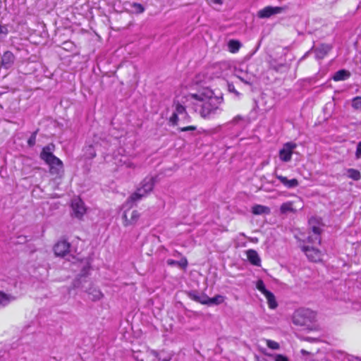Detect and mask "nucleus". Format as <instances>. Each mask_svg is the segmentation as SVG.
<instances>
[{
    "mask_svg": "<svg viewBox=\"0 0 361 361\" xmlns=\"http://www.w3.org/2000/svg\"><path fill=\"white\" fill-rule=\"evenodd\" d=\"M0 107H2L1 104H0Z\"/></svg>",
    "mask_w": 361,
    "mask_h": 361,
    "instance_id": "nucleus-46",
    "label": "nucleus"
},
{
    "mask_svg": "<svg viewBox=\"0 0 361 361\" xmlns=\"http://www.w3.org/2000/svg\"><path fill=\"white\" fill-rule=\"evenodd\" d=\"M330 49L331 47L329 45L322 44L321 47L315 49L317 56L319 58H324Z\"/></svg>",
    "mask_w": 361,
    "mask_h": 361,
    "instance_id": "nucleus-23",
    "label": "nucleus"
},
{
    "mask_svg": "<svg viewBox=\"0 0 361 361\" xmlns=\"http://www.w3.org/2000/svg\"><path fill=\"white\" fill-rule=\"evenodd\" d=\"M50 146H45L40 153V158L49 166V172L56 178H61L63 174V164L51 152Z\"/></svg>",
    "mask_w": 361,
    "mask_h": 361,
    "instance_id": "nucleus-2",
    "label": "nucleus"
},
{
    "mask_svg": "<svg viewBox=\"0 0 361 361\" xmlns=\"http://www.w3.org/2000/svg\"><path fill=\"white\" fill-rule=\"evenodd\" d=\"M275 177L287 188H294L299 185L297 178L288 180L286 176L275 173Z\"/></svg>",
    "mask_w": 361,
    "mask_h": 361,
    "instance_id": "nucleus-8",
    "label": "nucleus"
},
{
    "mask_svg": "<svg viewBox=\"0 0 361 361\" xmlns=\"http://www.w3.org/2000/svg\"><path fill=\"white\" fill-rule=\"evenodd\" d=\"M282 11L281 7L266 6L258 11V17L261 18H269L274 14L279 13Z\"/></svg>",
    "mask_w": 361,
    "mask_h": 361,
    "instance_id": "nucleus-7",
    "label": "nucleus"
},
{
    "mask_svg": "<svg viewBox=\"0 0 361 361\" xmlns=\"http://www.w3.org/2000/svg\"><path fill=\"white\" fill-rule=\"evenodd\" d=\"M351 106L355 110L361 111V96L353 97L352 99Z\"/></svg>",
    "mask_w": 361,
    "mask_h": 361,
    "instance_id": "nucleus-26",
    "label": "nucleus"
},
{
    "mask_svg": "<svg viewBox=\"0 0 361 361\" xmlns=\"http://www.w3.org/2000/svg\"><path fill=\"white\" fill-rule=\"evenodd\" d=\"M14 61V54L10 51H6L1 57V66L5 68H9L13 64Z\"/></svg>",
    "mask_w": 361,
    "mask_h": 361,
    "instance_id": "nucleus-9",
    "label": "nucleus"
},
{
    "mask_svg": "<svg viewBox=\"0 0 361 361\" xmlns=\"http://www.w3.org/2000/svg\"><path fill=\"white\" fill-rule=\"evenodd\" d=\"M266 344L268 348L273 349V350H278L280 348L279 344L277 342L272 341V340H269V339L267 340Z\"/></svg>",
    "mask_w": 361,
    "mask_h": 361,
    "instance_id": "nucleus-30",
    "label": "nucleus"
},
{
    "mask_svg": "<svg viewBox=\"0 0 361 361\" xmlns=\"http://www.w3.org/2000/svg\"><path fill=\"white\" fill-rule=\"evenodd\" d=\"M316 223V219H310L309 224L311 226V231L314 235V241L317 242V244L320 245L322 242V229L318 225H314Z\"/></svg>",
    "mask_w": 361,
    "mask_h": 361,
    "instance_id": "nucleus-11",
    "label": "nucleus"
},
{
    "mask_svg": "<svg viewBox=\"0 0 361 361\" xmlns=\"http://www.w3.org/2000/svg\"><path fill=\"white\" fill-rule=\"evenodd\" d=\"M177 265L179 266L182 269H186L188 265V259L186 257H183L180 261H178Z\"/></svg>",
    "mask_w": 361,
    "mask_h": 361,
    "instance_id": "nucleus-31",
    "label": "nucleus"
},
{
    "mask_svg": "<svg viewBox=\"0 0 361 361\" xmlns=\"http://www.w3.org/2000/svg\"><path fill=\"white\" fill-rule=\"evenodd\" d=\"M274 361H289V360L286 356L283 355L277 354L274 357Z\"/></svg>",
    "mask_w": 361,
    "mask_h": 361,
    "instance_id": "nucleus-36",
    "label": "nucleus"
},
{
    "mask_svg": "<svg viewBox=\"0 0 361 361\" xmlns=\"http://www.w3.org/2000/svg\"><path fill=\"white\" fill-rule=\"evenodd\" d=\"M175 107H176V111L174 113H177L178 115L186 114L185 107L183 105L180 104L178 102L175 103Z\"/></svg>",
    "mask_w": 361,
    "mask_h": 361,
    "instance_id": "nucleus-28",
    "label": "nucleus"
},
{
    "mask_svg": "<svg viewBox=\"0 0 361 361\" xmlns=\"http://www.w3.org/2000/svg\"><path fill=\"white\" fill-rule=\"evenodd\" d=\"M178 261H176L174 259H169L167 260V264L169 266H173L177 265Z\"/></svg>",
    "mask_w": 361,
    "mask_h": 361,
    "instance_id": "nucleus-39",
    "label": "nucleus"
},
{
    "mask_svg": "<svg viewBox=\"0 0 361 361\" xmlns=\"http://www.w3.org/2000/svg\"><path fill=\"white\" fill-rule=\"evenodd\" d=\"M152 355H153L154 356H155L156 357H157L159 360H161V358H160V357H159V353H158L157 351H155V350H152Z\"/></svg>",
    "mask_w": 361,
    "mask_h": 361,
    "instance_id": "nucleus-42",
    "label": "nucleus"
},
{
    "mask_svg": "<svg viewBox=\"0 0 361 361\" xmlns=\"http://www.w3.org/2000/svg\"><path fill=\"white\" fill-rule=\"evenodd\" d=\"M140 214L137 210H133L130 213V218L128 217L127 212L123 214V225L128 226L136 224L139 219Z\"/></svg>",
    "mask_w": 361,
    "mask_h": 361,
    "instance_id": "nucleus-10",
    "label": "nucleus"
},
{
    "mask_svg": "<svg viewBox=\"0 0 361 361\" xmlns=\"http://www.w3.org/2000/svg\"><path fill=\"white\" fill-rule=\"evenodd\" d=\"M293 323L296 325H304L305 324V319L302 317L300 312H295L293 317Z\"/></svg>",
    "mask_w": 361,
    "mask_h": 361,
    "instance_id": "nucleus-25",
    "label": "nucleus"
},
{
    "mask_svg": "<svg viewBox=\"0 0 361 361\" xmlns=\"http://www.w3.org/2000/svg\"><path fill=\"white\" fill-rule=\"evenodd\" d=\"M224 301V297L221 295H216L213 298L208 297L207 305H219Z\"/></svg>",
    "mask_w": 361,
    "mask_h": 361,
    "instance_id": "nucleus-24",
    "label": "nucleus"
},
{
    "mask_svg": "<svg viewBox=\"0 0 361 361\" xmlns=\"http://www.w3.org/2000/svg\"><path fill=\"white\" fill-rule=\"evenodd\" d=\"M171 358L169 357H165L162 360V361H170Z\"/></svg>",
    "mask_w": 361,
    "mask_h": 361,
    "instance_id": "nucleus-43",
    "label": "nucleus"
},
{
    "mask_svg": "<svg viewBox=\"0 0 361 361\" xmlns=\"http://www.w3.org/2000/svg\"><path fill=\"white\" fill-rule=\"evenodd\" d=\"M212 3L218 5H221L223 4L222 0H211Z\"/></svg>",
    "mask_w": 361,
    "mask_h": 361,
    "instance_id": "nucleus-40",
    "label": "nucleus"
},
{
    "mask_svg": "<svg viewBox=\"0 0 361 361\" xmlns=\"http://www.w3.org/2000/svg\"><path fill=\"white\" fill-rule=\"evenodd\" d=\"M197 129L195 126H188L185 127L179 128L178 130L180 132H186V131H193Z\"/></svg>",
    "mask_w": 361,
    "mask_h": 361,
    "instance_id": "nucleus-34",
    "label": "nucleus"
},
{
    "mask_svg": "<svg viewBox=\"0 0 361 361\" xmlns=\"http://www.w3.org/2000/svg\"><path fill=\"white\" fill-rule=\"evenodd\" d=\"M307 242L308 243H310V244H314V243H317L316 241H314V235H310L308 236L307 239Z\"/></svg>",
    "mask_w": 361,
    "mask_h": 361,
    "instance_id": "nucleus-38",
    "label": "nucleus"
},
{
    "mask_svg": "<svg viewBox=\"0 0 361 361\" xmlns=\"http://www.w3.org/2000/svg\"><path fill=\"white\" fill-rule=\"evenodd\" d=\"M10 297L6 293L0 291V304H3L4 302L9 301Z\"/></svg>",
    "mask_w": 361,
    "mask_h": 361,
    "instance_id": "nucleus-35",
    "label": "nucleus"
},
{
    "mask_svg": "<svg viewBox=\"0 0 361 361\" xmlns=\"http://www.w3.org/2000/svg\"><path fill=\"white\" fill-rule=\"evenodd\" d=\"M228 50L231 53H236L240 48V43L235 39H231L228 43Z\"/></svg>",
    "mask_w": 361,
    "mask_h": 361,
    "instance_id": "nucleus-21",
    "label": "nucleus"
},
{
    "mask_svg": "<svg viewBox=\"0 0 361 361\" xmlns=\"http://www.w3.org/2000/svg\"><path fill=\"white\" fill-rule=\"evenodd\" d=\"M132 7L137 14L142 13L145 11V7L140 3H133Z\"/></svg>",
    "mask_w": 361,
    "mask_h": 361,
    "instance_id": "nucleus-29",
    "label": "nucleus"
},
{
    "mask_svg": "<svg viewBox=\"0 0 361 361\" xmlns=\"http://www.w3.org/2000/svg\"><path fill=\"white\" fill-rule=\"evenodd\" d=\"M71 208L73 209V215L79 219H81L86 212L85 204L79 197L72 200Z\"/></svg>",
    "mask_w": 361,
    "mask_h": 361,
    "instance_id": "nucleus-5",
    "label": "nucleus"
},
{
    "mask_svg": "<svg viewBox=\"0 0 361 361\" xmlns=\"http://www.w3.org/2000/svg\"><path fill=\"white\" fill-rule=\"evenodd\" d=\"M246 255L248 261L255 266L261 265L260 257L256 250L250 249L246 251Z\"/></svg>",
    "mask_w": 361,
    "mask_h": 361,
    "instance_id": "nucleus-12",
    "label": "nucleus"
},
{
    "mask_svg": "<svg viewBox=\"0 0 361 361\" xmlns=\"http://www.w3.org/2000/svg\"><path fill=\"white\" fill-rule=\"evenodd\" d=\"M301 250L305 252L308 259L313 262H318L322 260V252L310 245H302Z\"/></svg>",
    "mask_w": 361,
    "mask_h": 361,
    "instance_id": "nucleus-4",
    "label": "nucleus"
},
{
    "mask_svg": "<svg viewBox=\"0 0 361 361\" xmlns=\"http://www.w3.org/2000/svg\"><path fill=\"white\" fill-rule=\"evenodd\" d=\"M296 147L297 145L293 142H288L283 144L279 152L280 160L283 162L290 161L292 159L293 151Z\"/></svg>",
    "mask_w": 361,
    "mask_h": 361,
    "instance_id": "nucleus-3",
    "label": "nucleus"
},
{
    "mask_svg": "<svg viewBox=\"0 0 361 361\" xmlns=\"http://www.w3.org/2000/svg\"><path fill=\"white\" fill-rule=\"evenodd\" d=\"M280 212L281 214H286L288 212H295L296 209L293 208V202L288 201L283 203L280 207Z\"/></svg>",
    "mask_w": 361,
    "mask_h": 361,
    "instance_id": "nucleus-18",
    "label": "nucleus"
},
{
    "mask_svg": "<svg viewBox=\"0 0 361 361\" xmlns=\"http://www.w3.org/2000/svg\"><path fill=\"white\" fill-rule=\"evenodd\" d=\"M235 120H237V119H242L241 116H237L234 118Z\"/></svg>",
    "mask_w": 361,
    "mask_h": 361,
    "instance_id": "nucleus-44",
    "label": "nucleus"
},
{
    "mask_svg": "<svg viewBox=\"0 0 361 361\" xmlns=\"http://www.w3.org/2000/svg\"><path fill=\"white\" fill-rule=\"evenodd\" d=\"M176 253H177L178 255H181L180 252H178L176 251Z\"/></svg>",
    "mask_w": 361,
    "mask_h": 361,
    "instance_id": "nucleus-45",
    "label": "nucleus"
},
{
    "mask_svg": "<svg viewBox=\"0 0 361 361\" xmlns=\"http://www.w3.org/2000/svg\"><path fill=\"white\" fill-rule=\"evenodd\" d=\"M355 157L357 159H360L361 157V142H359L357 145Z\"/></svg>",
    "mask_w": 361,
    "mask_h": 361,
    "instance_id": "nucleus-37",
    "label": "nucleus"
},
{
    "mask_svg": "<svg viewBox=\"0 0 361 361\" xmlns=\"http://www.w3.org/2000/svg\"><path fill=\"white\" fill-rule=\"evenodd\" d=\"M348 177L353 180H359L361 179V173L355 169H348L347 170Z\"/></svg>",
    "mask_w": 361,
    "mask_h": 361,
    "instance_id": "nucleus-22",
    "label": "nucleus"
},
{
    "mask_svg": "<svg viewBox=\"0 0 361 361\" xmlns=\"http://www.w3.org/2000/svg\"><path fill=\"white\" fill-rule=\"evenodd\" d=\"M169 122H170L173 126H177V125H178V115L177 114V113H173V114L171 115V116L169 118Z\"/></svg>",
    "mask_w": 361,
    "mask_h": 361,
    "instance_id": "nucleus-33",
    "label": "nucleus"
},
{
    "mask_svg": "<svg viewBox=\"0 0 361 361\" xmlns=\"http://www.w3.org/2000/svg\"><path fill=\"white\" fill-rule=\"evenodd\" d=\"M37 134V130L35 131L30 135V138L27 140V144L29 146L32 147L35 145Z\"/></svg>",
    "mask_w": 361,
    "mask_h": 361,
    "instance_id": "nucleus-32",
    "label": "nucleus"
},
{
    "mask_svg": "<svg viewBox=\"0 0 361 361\" xmlns=\"http://www.w3.org/2000/svg\"><path fill=\"white\" fill-rule=\"evenodd\" d=\"M154 183L152 179H145L142 183V187L139 188V189H142V192H145L147 195L149 192L153 190Z\"/></svg>",
    "mask_w": 361,
    "mask_h": 361,
    "instance_id": "nucleus-16",
    "label": "nucleus"
},
{
    "mask_svg": "<svg viewBox=\"0 0 361 361\" xmlns=\"http://www.w3.org/2000/svg\"><path fill=\"white\" fill-rule=\"evenodd\" d=\"M88 294L90 296V299L92 301L99 300L103 298V294L100 290L96 288H90L88 290Z\"/></svg>",
    "mask_w": 361,
    "mask_h": 361,
    "instance_id": "nucleus-17",
    "label": "nucleus"
},
{
    "mask_svg": "<svg viewBox=\"0 0 361 361\" xmlns=\"http://www.w3.org/2000/svg\"><path fill=\"white\" fill-rule=\"evenodd\" d=\"M265 298L267 300L268 306L270 309H276L278 306V303L276 300V298L274 295L271 292L267 293L266 295H264Z\"/></svg>",
    "mask_w": 361,
    "mask_h": 361,
    "instance_id": "nucleus-19",
    "label": "nucleus"
},
{
    "mask_svg": "<svg viewBox=\"0 0 361 361\" xmlns=\"http://www.w3.org/2000/svg\"><path fill=\"white\" fill-rule=\"evenodd\" d=\"M147 195L145 192H142V189L137 188V190L133 192L128 198V201L131 202L140 200L142 197Z\"/></svg>",
    "mask_w": 361,
    "mask_h": 361,
    "instance_id": "nucleus-20",
    "label": "nucleus"
},
{
    "mask_svg": "<svg viewBox=\"0 0 361 361\" xmlns=\"http://www.w3.org/2000/svg\"><path fill=\"white\" fill-rule=\"evenodd\" d=\"M257 288L264 295L267 294V293H269V290H268L264 286V283L262 280L259 279L257 281L256 284Z\"/></svg>",
    "mask_w": 361,
    "mask_h": 361,
    "instance_id": "nucleus-27",
    "label": "nucleus"
},
{
    "mask_svg": "<svg viewBox=\"0 0 361 361\" xmlns=\"http://www.w3.org/2000/svg\"><path fill=\"white\" fill-rule=\"evenodd\" d=\"M71 244L65 239L59 240L54 246V252L56 256L63 257L70 251Z\"/></svg>",
    "mask_w": 361,
    "mask_h": 361,
    "instance_id": "nucleus-6",
    "label": "nucleus"
},
{
    "mask_svg": "<svg viewBox=\"0 0 361 361\" xmlns=\"http://www.w3.org/2000/svg\"><path fill=\"white\" fill-rule=\"evenodd\" d=\"M271 212L269 207L262 204H255L252 207V213L254 215L269 214Z\"/></svg>",
    "mask_w": 361,
    "mask_h": 361,
    "instance_id": "nucleus-13",
    "label": "nucleus"
},
{
    "mask_svg": "<svg viewBox=\"0 0 361 361\" xmlns=\"http://www.w3.org/2000/svg\"><path fill=\"white\" fill-rule=\"evenodd\" d=\"M189 297L192 300L200 302L202 305H207L208 296L205 294H197L196 293H190Z\"/></svg>",
    "mask_w": 361,
    "mask_h": 361,
    "instance_id": "nucleus-15",
    "label": "nucleus"
},
{
    "mask_svg": "<svg viewBox=\"0 0 361 361\" xmlns=\"http://www.w3.org/2000/svg\"><path fill=\"white\" fill-rule=\"evenodd\" d=\"M188 97L192 99V107L195 112L204 119H210L220 109L222 97H217L209 87H204L195 93H190Z\"/></svg>",
    "mask_w": 361,
    "mask_h": 361,
    "instance_id": "nucleus-1",
    "label": "nucleus"
},
{
    "mask_svg": "<svg viewBox=\"0 0 361 361\" xmlns=\"http://www.w3.org/2000/svg\"><path fill=\"white\" fill-rule=\"evenodd\" d=\"M300 353H301V354H302V355H310V354H311L310 352H308L307 350H305V349H302V350H300Z\"/></svg>",
    "mask_w": 361,
    "mask_h": 361,
    "instance_id": "nucleus-41",
    "label": "nucleus"
},
{
    "mask_svg": "<svg viewBox=\"0 0 361 361\" xmlns=\"http://www.w3.org/2000/svg\"><path fill=\"white\" fill-rule=\"evenodd\" d=\"M350 76V73L348 71L341 69L336 71L332 77L334 81H341L348 79Z\"/></svg>",
    "mask_w": 361,
    "mask_h": 361,
    "instance_id": "nucleus-14",
    "label": "nucleus"
}]
</instances>
